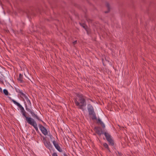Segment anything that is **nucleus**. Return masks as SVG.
<instances>
[{
  "instance_id": "obj_1",
  "label": "nucleus",
  "mask_w": 156,
  "mask_h": 156,
  "mask_svg": "<svg viewBox=\"0 0 156 156\" xmlns=\"http://www.w3.org/2000/svg\"><path fill=\"white\" fill-rule=\"evenodd\" d=\"M77 96L78 98L74 100L76 105L78 108L84 110L83 107L87 105L86 97L81 94H77Z\"/></svg>"
},
{
  "instance_id": "obj_2",
  "label": "nucleus",
  "mask_w": 156,
  "mask_h": 156,
  "mask_svg": "<svg viewBox=\"0 0 156 156\" xmlns=\"http://www.w3.org/2000/svg\"><path fill=\"white\" fill-rule=\"evenodd\" d=\"M20 111L22 114L23 117L29 124L33 126L36 131L38 130L36 122L34 119L30 117H28L26 115V112L24 108L20 105Z\"/></svg>"
},
{
  "instance_id": "obj_3",
  "label": "nucleus",
  "mask_w": 156,
  "mask_h": 156,
  "mask_svg": "<svg viewBox=\"0 0 156 156\" xmlns=\"http://www.w3.org/2000/svg\"><path fill=\"white\" fill-rule=\"evenodd\" d=\"M87 110L89 112V115L92 116L91 117L92 119H97V117L92 106L90 104L88 105L87 106Z\"/></svg>"
},
{
  "instance_id": "obj_4",
  "label": "nucleus",
  "mask_w": 156,
  "mask_h": 156,
  "mask_svg": "<svg viewBox=\"0 0 156 156\" xmlns=\"http://www.w3.org/2000/svg\"><path fill=\"white\" fill-rule=\"evenodd\" d=\"M104 135L107 140L109 143V145L113 146L114 144V141L111 138V136L109 134L106 132L105 133Z\"/></svg>"
},
{
  "instance_id": "obj_5",
  "label": "nucleus",
  "mask_w": 156,
  "mask_h": 156,
  "mask_svg": "<svg viewBox=\"0 0 156 156\" xmlns=\"http://www.w3.org/2000/svg\"><path fill=\"white\" fill-rule=\"evenodd\" d=\"M52 143L55 148L59 152H62V149L60 148L58 143L55 140L52 141Z\"/></svg>"
},
{
  "instance_id": "obj_6",
  "label": "nucleus",
  "mask_w": 156,
  "mask_h": 156,
  "mask_svg": "<svg viewBox=\"0 0 156 156\" xmlns=\"http://www.w3.org/2000/svg\"><path fill=\"white\" fill-rule=\"evenodd\" d=\"M39 128L42 132V133L45 135H48V131L47 129L41 124L39 125Z\"/></svg>"
},
{
  "instance_id": "obj_7",
  "label": "nucleus",
  "mask_w": 156,
  "mask_h": 156,
  "mask_svg": "<svg viewBox=\"0 0 156 156\" xmlns=\"http://www.w3.org/2000/svg\"><path fill=\"white\" fill-rule=\"evenodd\" d=\"M44 144L45 147L49 150L52 149L53 147L52 145L49 141L45 140L44 142Z\"/></svg>"
},
{
  "instance_id": "obj_8",
  "label": "nucleus",
  "mask_w": 156,
  "mask_h": 156,
  "mask_svg": "<svg viewBox=\"0 0 156 156\" xmlns=\"http://www.w3.org/2000/svg\"><path fill=\"white\" fill-rule=\"evenodd\" d=\"M30 113L31 114L32 116L34 118H36L37 119H38L39 121H41V120L40 119L39 117L37 115L34 113V112L32 111L30 112Z\"/></svg>"
},
{
  "instance_id": "obj_9",
  "label": "nucleus",
  "mask_w": 156,
  "mask_h": 156,
  "mask_svg": "<svg viewBox=\"0 0 156 156\" xmlns=\"http://www.w3.org/2000/svg\"><path fill=\"white\" fill-rule=\"evenodd\" d=\"M98 123L100 124L102 126V128L104 129L105 128V125L104 123L99 119L98 120Z\"/></svg>"
},
{
  "instance_id": "obj_10",
  "label": "nucleus",
  "mask_w": 156,
  "mask_h": 156,
  "mask_svg": "<svg viewBox=\"0 0 156 156\" xmlns=\"http://www.w3.org/2000/svg\"><path fill=\"white\" fill-rule=\"evenodd\" d=\"M20 97L22 98L23 99H24V98L26 99L27 98V97L26 94L22 92L21 91H20Z\"/></svg>"
},
{
  "instance_id": "obj_11",
  "label": "nucleus",
  "mask_w": 156,
  "mask_h": 156,
  "mask_svg": "<svg viewBox=\"0 0 156 156\" xmlns=\"http://www.w3.org/2000/svg\"><path fill=\"white\" fill-rule=\"evenodd\" d=\"M9 98L10 99V100L12 101L13 103L17 105L18 107H20V103L17 102L16 101L14 100L13 99H12L11 98L9 97Z\"/></svg>"
},
{
  "instance_id": "obj_12",
  "label": "nucleus",
  "mask_w": 156,
  "mask_h": 156,
  "mask_svg": "<svg viewBox=\"0 0 156 156\" xmlns=\"http://www.w3.org/2000/svg\"><path fill=\"white\" fill-rule=\"evenodd\" d=\"M97 133L98 135H101V134H104V133H104V132L103 130H101V131H100L99 129L97 130Z\"/></svg>"
},
{
  "instance_id": "obj_13",
  "label": "nucleus",
  "mask_w": 156,
  "mask_h": 156,
  "mask_svg": "<svg viewBox=\"0 0 156 156\" xmlns=\"http://www.w3.org/2000/svg\"><path fill=\"white\" fill-rule=\"evenodd\" d=\"M103 145L104 147L106 148L108 150L110 151L109 148L108 147V144L106 143H104L103 144Z\"/></svg>"
},
{
  "instance_id": "obj_14",
  "label": "nucleus",
  "mask_w": 156,
  "mask_h": 156,
  "mask_svg": "<svg viewBox=\"0 0 156 156\" xmlns=\"http://www.w3.org/2000/svg\"><path fill=\"white\" fill-rule=\"evenodd\" d=\"M106 6L108 11H105V13H108V11L110 10V5H109V4L108 3H106Z\"/></svg>"
},
{
  "instance_id": "obj_15",
  "label": "nucleus",
  "mask_w": 156,
  "mask_h": 156,
  "mask_svg": "<svg viewBox=\"0 0 156 156\" xmlns=\"http://www.w3.org/2000/svg\"><path fill=\"white\" fill-rule=\"evenodd\" d=\"M3 92L4 94L5 95H8L9 93L8 92V90L6 89H4L3 90Z\"/></svg>"
},
{
  "instance_id": "obj_16",
  "label": "nucleus",
  "mask_w": 156,
  "mask_h": 156,
  "mask_svg": "<svg viewBox=\"0 0 156 156\" xmlns=\"http://www.w3.org/2000/svg\"><path fill=\"white\" fill-rule=\"evenodd\" d=\"M81 25L84 28H85V29H86V25H85L84 24H82V25Z\"/></svg>"
},
{
  "instance_id": "obj_17",
  "label": "nucleus",
  "mask_w": 156,
  "mask_h": 156,
  "mask_svg": "<svg viewBox=\"0 0 156 156\" xmlns=\"http://www.w3.org/2000/svg\"><path fill=\"white\" fill-rule=\"evenodd\" d=\"M52 156H58L57 154L55 152H54L52 154Z\"/></svg>"
},
{
  "instance_id": "obj_18",
  "label": "nucleus",
  "mask_w": 156,
  "mask_h": 156,
  "mask_svg": "<svg viewBox=\"0 0 156 156\" xmlns=\"http://www.w3.org/2000/svg\"><path fill=\"white\" fill-rule=\"evenodd\" d=\"M48 136H49L51 139H52V135H51L50 133L48 134Z\"/></svg>"
},
{
  "instance_id": "obj_19",
  "label": "nucleus",
  "mask_w": 156,
  "mask_h": 156,
  "mask_svg": "<svg viewBox=\"0 0 156 156\" xmlns=\"http://www.w3.org/2000/svg\"><path fill=\"white\" fill-rule=\"evenodd\" d=\"M77 43V41H75L73 42V44L74 45L76 44Z\"/></svg>"
},
{
  "instance_id": "obj_20",
  "label": "nucleus",
  "mask_w": 156,
  "mask_h": 156,
  "mask_svg": "<svg viewBox=\"0 0 156 156\" xmlns=\"http://www.w3.org/2000/svg\"><path fill=\"white\" fill-rule=\"evenodd\" d=\"M20 83L22 82V80L21 79V76H22V75H21V74H20Z\"/></svg>"
},
{
  "instance_id": "obj_21",
  "label": "nucleus",
  "mask_w": 156,
  "mask_h": 156,
  "mask_svg": "<svg viewBox=\"0 0 156 156\" xmlns=\"http://www.w3.org/2000/svg\"><path fill=\"white\" fill-rule=\"evenodd\" d=\"M22 27H23L24 26V25H25V24H24V23L23 22H22Z\"/></svg>"
},
{
  "instance_id": "obj_22",
  "label": "nucleus",
  "mask_w": 156,
  "mask_h": 156,
  "mask_svg": "<svg viewBox=\"0 0 156 156\" xmlns=\"http://www.w3.org/2000/svg\"><path fill=\"white\" fill-rule=\"evenodd\" d=\"M63 156H68L67 154H66L65 153H64L63 154Z\"/></svg>"
},
{
  "instance_id": "obj_23",
  "label": "nucleus",
  "mask_w": 156,
  "mask_h": 156,
  "mask_svg": "<svg viewBox=\"0 0 156 156\" xmlns=\"http://www.w3.org/2000/svg\"><path fill=\"white\" fill-rule=\"evenodd\" d=\"M0 92H2V89L0 87Z\"/></svg>"
},
{
  "instance_id": "obj_24",
  "label": "nucleus",
  "mask_w": 156,
  "mask_h": 156,
  "mask_svg": "<svg viewBox=\"0 0 156 156\" xmlns=\"http://www.w3.org/2000/svg\"><path fill=\"white\" fill-rule=\"evenodd\" d=\"M17 80H20V75H19V77L17 78Z\"/></svg>"
},
{
  "instance_id": "obj_25",
  "label": "nucleus",
  "mask_w": 156,
  "mask_h": 156,
  "mask_svg": "<svg viewBox=\"0 0 156 156\" xmlns=\"http://www.w3.org/2000/svg\"><path fill=\"white\" fill-rule=\"evenodd\" d=\"M118 153L119 154V155H121V153H119V152H118Z\"/></svg>"
},
{
  "instance_id": "obj_26",
  "label": "nucleus",
  "mask_w": 156,
  "mask_h": 156,
  "mask_svg": "<svg viewBox=\"0 0 156 156\" xmlns=\"http://www.w3.org/2000/svg\"><path fill=\"white\" fill-rule=\"evenodd\" d=\"M27 107V105H26V107Z\"/></svg>"
}]
</instances>
